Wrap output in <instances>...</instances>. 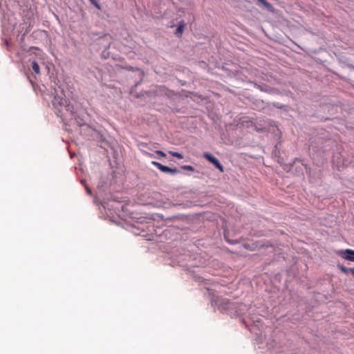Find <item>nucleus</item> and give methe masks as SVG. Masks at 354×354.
Listing matches in <instances>:
<instances>
[{
  "instance_id": "nucleus-1",
  "label": "nucleus",
  "mask_w": 354,
  "mask_h": 354,
  "mask_svg": "<svg viewBox=\"0 0 354 354\" xmlns=\"http://www.w3.org/2000/svg\"><path fill=\"white\" fill-rule=\"evenodd\" d=\"M203 156L212 164L214 165L216 168H217L221 172H223V167L222 165L219 162L218 160L214 157L213 155L208 152H205L203 153Z\"/></svg>"
},
{
  "instance_id": "nucleus-2",
  "label": "nucleus",
  "mask_w": 354,
  "mask_h": 354,
  "mask_svg": "<svg viewBox=\"0 0 354 354\" xmlns=\"http://www.w3.org/2000/svg\"><path fill=\"white\" fill-rule=\"evenodd\" d=\"M151 164L154 166H156L158 169H160L161 171L164 173H170L172 174H176L178 172V169L176 168H170L167 166L162 165V164L156 162V161H152Z\"/></svg>"
},
{
  "instance_id": "nucleus-3",
  "label": "nucleus",
  "mask_w": 354,
  "mask_h": 354,
  "mask_svg": "<svg viewBox=\"0 0 354 354\" xmlns=\"http://www.w3.org/2000/svg\"><path fill=\"white\" fill-rule=\"evenodd\" d=\"M338 253L342 258L348 261H354V250L346 249L344 250H340Z\"/></svg>"
},
{
  "instance_id": "nucleus-4",
  "label": "nucleus",
  "mask_w": 354,
  "mask_h": 354,
  "mask_svg": "<svg viewBox=\"0 0 354 354\" xmlns=\"http://www.w3.org/2000/svg\"><path fill=\"white\" fill-rule=\"evenodd\" d=\"M185 24L184 21H180L178 24V26L177 27V29L176 30V35L178 37H181L182 33L185 29Z\"/></svg>"
},
{
  "instance_id": "nucleus-5",
  "label": "nucleus",
  "mask_w": 354,
  "mask_h": 354,
  "mask_svg": "<svg viewBox=\"0 0 354 354\" xmlns=\"http://www.w3.org/2000/svg\"><path fill=\"white\" fill-rule=\"evenodd\" d=\"M31 67H32V71H33L36 74H39V73H40V68H39V66L38 65V64H37L35 61H32V63H31Z\"/></svg>"
},
{
  "instance_id": "nucleus-6",
  "label": "nucleus",
  "mask_w": 354,
  "mask_h": 354,
  "mask_svg": "<svg viewBox=\"0 0 354 354\" xmlns=\"http://www.w3.org/2000/svg\"><path fill=\"white\" fill-rule=\"evenodd\" d=\"M169 153H170L172 156H174V157H176V158H178V159H182V158H183V156L181 153H178V152L169 151Z\"/></svg>"
},
{
  "instance_id": "nucleus-7",
  "label": "nucleus",
  "mask_w": 354,
  "mask_h": 354,
  "mask_svg": "<svg viewBox=\"0 0 354 354\" xmlns=\"http://www.w3.org/2000/svg\"><path fill=\"white\" fill-rule=\"evenodd\" d=\"M338 268L342 272H343L345 274H348V272H349V269L346 268L345 266L342 265H339Z\"/></svg>"
},
{
  "instance_id": "nucleus-8",
  "label": "nucleus",
  "mask_w": 354,
  "mask_h": 354,
  "mask_svg": "<svg viewBox=\"0 0 354 354\" xmlns=\"http://www.w3.org/2000/svg\"><path fill=\"white\" fill-rule=\"evenodd\" d=\"M181 168L183 169H185V170H188V171H193L194 170V167L191 165H183L181 167Z\"/></svg>"
},
{
  "instance_id": "nucleus-9",
  "label": "nucleus",
  "mask_w": 354,
  "mask_h": 354,
  "mask_svg": "<svg viewBox=\"0 0 354 354\" xmlns=\"http://www.w3.org/2000/svg\"><path fill=\"white\" fill-rule=\"evenodd\" d=\"M90 1L91 2V3L93 5H94L97 9H100V5L98 3V1L97 0H90Z\"/></svg>"
},
{
  "instance_id": "nucleus-10",
  "label": "nucleus",
  "mask_w": 354,
  "mask_h": 354,
  "mask_svg": "<svg viewBox=\"0 0 354 354\" xmlns=\"http://www.w3.org/2000/svg\"><path fill=\"white\" fill-rule=\"evenodd\" d=\"M156 153L162 157H165L166 156V153L165 152H163L162 151H160V150H157L156 151Z\"/></svg>"
},
{
  "instance_id": "nucleus-11",
  "label": "nucleus",
  "mask_w": 354,
  "mask_h": 354,
  "mask_svg": "<svg viewBox=\"0 0 354 354\" xmlns=\"http://www.w3.org/2000/svg\"><path fill=\"white\" fill-rule=\"evenodd\" d=\"M66 103V99H64V98H62V99L60 100V101L59 102V104L60 105H64V104H65Z\"/></svg>"
},
{
  "instance_id": "nucleus-12",
  "label": "nucleus",
  "mask_w": 354,
  "mask_h": 354,
  "mask_svg": "<svg viewBox=\"0 0 354 354\" xmlns=\"http://www.w3.org/2000/svg\"><path fill=\"white\" fill-rule=\"evenodd\" d=\"M261 3H262L266 6H268L269 3L266 0H259Z\"/></svg>"
},
{
  "instance_id": "nucleus-13",
  "label": "nucleus",
  "mask_w": 354,
  "mask_h": 354,
  "mask_svg": "<svg viewBox=\"0 0 354 354\" xmlns=\"http://www.w3.org/2000/svg\"><path fill=\"white\" fill-rule=\"evenodd\" d=\"M261 3H262L266 6H268L269 3L266 0H259Z\"/></svg>"
},
{
  "instance_id": "nucleus-14",
  "label": "nucleus",
  "mask_w": 354,
  "mask_h": 354,
  "mask_svg": "<svg viewBox=\"0 0 354 354\" xmlns=\"http://www.w3.org/2000/svg\"><path fill=\"white\" fill-rule=\"evenodd\" d=\"M349 272H351L352 274L354 276V268H349Z\"/></svg>"
},
{
  "instance_id": "nucleus-15",
  "label": "nucleus",
  "mask_w": 354,
  "mask_h": 354,
  "mask_svg": "<svg viewBox=\"0 0 354 354\" xmlns=\"http://www.w3.org/2000/svg\"><path fill=\"white\" fill-rule=\"evenodd\" d=\"M86 189L87 193L90 194L91 192V189L88 187H86Z\"/></svg>"
},
{
  "instance_id": "nucleus-16",
  "label": "nucleus",
  "mask_w": 354,
  "mask_h": 354,
  "mask_svg": "<svg viewBox=\"0 0 354 354\" xmlns=\"http://www.w3.org/2000/svg\"><path fill=\"white\" fill-rule=\"evenodd\" d=\"M66 110H69V105H66Z\"/></svg>"
}]
</instances>
